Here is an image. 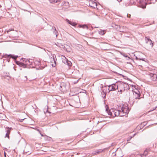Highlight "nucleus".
<instances>
[{"mask_svg":"<svg viewBox=\"0 0 157 157\" xmlns=\"http://www.w3.org/2000/svg\"><path fill=\"white\" fill-rule=\"evenodd\" d=\"M125 57H127V56H125Z\"/></svg>","mask_w":157,"mask_h":157,"instance_id":"ea45409f","label":"nucleus"},{"mask_svg":"<svg viewBox=\"0 0 157 157\" xmlns=\"http://www.w3.org/2000/svg\"><path fill=\"white\" fill-rule=\"evenodd\" d=\"M147 123L146 122H143L141 124V125H142L143 126H145L146 124Z\"/></svg>","mask_w":157,"mask_h":157,"instance_id":"cd10ccee","label":"nucleus"},{"mask_svg":"<svg viewBox=\"0 0 157 157\" xmlns=\"http://www.w3.org/2000/svg\"><path fill=\"white\" fill-rule=\"evenodd\" d=\"M5 57L6 58H8L10 57V58H11L15 60L16 59L18 56L14 55H12L11 54H9V55L6 54L5 56H4L2 57Z\"/></svg>","mask_w":157,"mask_h":157,"instance_id":"dca6fc26","label":"nucleus"},{"mask_svg":"<svg viewBox=\"0 0 157 157\" xmlns=\"http://www.w3.org/2000/svg\"><path fill=\"white\" fill-rule=\"evenodd\" d=\"M117 86L116 84H113L112 85H109L108 86V89L109 90V92L115 90L117 89Z\"/></svg>","mask_w":157,"mask_h":157,"instance_id":"39448f33","label":"nucleus"},{"mask_svg":"<svg viewBox=\"0 0 157 157\" xmlns=\"http://www.w3.org/2000/svg\"><path fill=\"white\" fill-rule=\"evenodd\" d=\"M157 0H151L150 1L151 2V3H155L156 1Z\"/></svg>","mask_w":157,"mask_h":157,"instance_id":"393cba45","label":"nucleus"},{"mask_svg":"<svg viewBox=\"0 0 157 157\" xmlns=\"http://www.w3.org/2000/svg\"><path fill=\"white\" fill-rule=\"evenodd\" d=\"M89 6L94 8H97V3L92 0L89 1Z\"/></svg>","mask_w":157,"mask_h":157,"instance_id":"f8f14e48","label":"nucleus"},{"mask_svg":"<svg viewBox=\"0 0 157 157\" xmlns=\"http://www.w3.org/2000/svg\"><path fill=\"white\" fill-rule=\"evenodd\" d=\"M150 77L151 79L153 81H155L157 79V75L155 74L149 73L148 74Z\"/></svg>","mask_w":157,"mask_h":157,"instance_id":"0eeeda50","label":"nucleus"},{"mask_svg":"<svg viewBox=\"0 0 157 157\" xmlns=\"http://www.w3.org/2000/svg\"><path fill=\"white\" fill-rule=\"evenodd\" d=\"M36 130L37 131H38L40 133V130H39V129H36Z\"/></svg>","mask_w":157,"mask_h":157,"instance_id":"473e14b6","label":"nucleus"},{"mask_svg":"<svg viewBox=\"0 0 157 157\" xmlns=\"http://www.w3.org/2000/svg\"><path fill=\"white\" fill-rule=\"evenodd\" d=\"M25 119V118H24L23 119H19V121L21 122H22L23 121V120H24Z\"/></svg>","mask_w":157,"mask_h":157,"instance_id":"7c9ffc66","label":"nucleus"},{"mask_svg":"<svg viewBox=\"0 0 157 157\" xmlns=\"http://www.w3.org/2000/svg\"><path fill=\"white\" fill-rule=\"evenodd\" d=\"M100 88L101 90L100 91L101 92L102 97L103 98H105L106 96L107 88L106 86H101Z\"/></svg>","mask_w":157,"mask_h":157,"instance_id":"20e7f679","label":"nucleus"},{"mask_svg":"<svg viewBox=\"0 0 157 157\" xmlns=\"http://www.w3.org/2000/svg\"><path fill=\"white\" fill-rule=\"evenodd\" d=\"M131 138H132V137H131L130 138H129V139L128 138V140H127V141H128L130 140Z\"/></svg>","mask_w":157,"mask_h":157,"instance_id":"f704fd0d","label":"nucleus"},{"mask_svg":"<svg viewBox=\"0 0 157 157\" xmlns=\"http://www.w3.org/2000/svg\"><path fill=\"white\" fill-rule=\"evenodd\" d=\"M41 62L39 61H36L35 62H34L36 66H38L39 67V68H40V69H43L45 67L42 66Z\"/></svg>","mask_w":157,"mask_h":157,"instance_id":"ddd939ff","label":"nucleus"},{"mask_svg":"<svg viewBox=\"0 0 157 157\" xmlns=\"http://www.w3.org/2000/svg\"><path fill=\"white\" fill-rule=\"evenodd\" d=\"M66 21L68 23V24H70L71 25L73 26H75L77 25V23L75 22H74L72 21H69L68 19H66Z\"/></svg>","mask_w":157,"mask_h":157,"instance_id":"f3484780","label":"nucleus"},{"mask_svg":"<svg viewBox=\"0 0 157 157\" xmlns=\"http://www.w3.org/2000/svg\"><path fill=\"white\" fill-rule=\"evenodd\" d=\"M103 151V150L101 149H99L97 150L96 151H95L94 152V153L93 154L94 155H98L99 154L102 152Z\"/></svg>","mask_w":157,"mask_h":157,"instance_id":"6ab92c4d","label":"nucleus"},{"mask_svg":"<svg viewBox=\"0 0 157 157\" xmlns=\"http://www.w3.org/2000/svg\"><path fill=\"white\" fill-rule=\"evenodd\" d=\"M53 60L54 61V63L53 64H52V66L53 67H55L56 66V62L55 61L54 58H53Z\"/></svg>","mask_w":157,"mask_h":157,"instance_id":"bb28decb","label":"nucleus"},{"mask_svg":"<svg viewBox=\"0 0 157 157\" xmlns=\"http://www.w3.org/2000/svg\"><path fill=\"white\" fill-rule=\"evenodd\" d=\"M44 113H46L48 112V109H45L44 110Z\"/></svg>","mask_w":157,"mask_h":157,"instance_id":"c85d7f7f","label":"nucleus"},{"mask_svg":"<svg viewBox=\"0 0 157 157\" xmlns=\"http://www.w3.org/2000/svg\"><path fill=\"white\" fill-rule=\"evenodd\" d=\"M118 2H120L121 0H117Z\"/></svg>","mask_w":157,"mask_h":157,"instance_id":"4c0bfd02","label":"nucleus"},{"mask_svg":"<svg viewBox=\"0 0 157 157\" xmlns=\"http://www.w3.org/2000/svg\"><path fill=\"white\" fill-rule=\"evenodd\" d=\"M16 63L17 64L19 65L20 67H22L24 68L26 67V63L25 64L19 62H17Z\"/></svg>","mask_w":157,"mask_h":157,"instance_id":"a211bd4d","label":"nucleus"},{"mask_svg":"<svg viewBox=\"0 0 157 157\" xmlns=\"http://www.w3.org/2000/svg\"><path fill=\"white\" fill-rule=\"evenodd\" d=\"M146 43L150 46V47L152 48L153 46V42L152 41L147 37H145Z\"/></svg>","mask_w":157,"mask_h":157,"instance_id":"6e6552de","label":"nucleus"},{"mask_svg":"<svg viewBox=\"0 0 157 157\" xmlns=\"http://www.w3.org/2000/svg\"><path fill=\"white\" fill-rule=\"evenodd\" d=\"M55 44L59 48H63L64 47V45L61 43V40H59V42H57L55 43Z\"/></svg>","mask_w":157,"mask_h":157,"instance_id":"2eb2a0df","label":"nucleus"},{"mask_svg":"<svg viewBox=\"0 0 157 157\" xmlns=\"http://www.w3.org/2000/svg\"><path fill=\"white\" fill-rule=\"evenodd\" d=\"M148 150L147 149H146L143 153V155H145V156L147 155Z\"/></svg>","mask_w":157,"mask_h":157,"instance_id":"5701e85b","label":"nucleus"},{"mask_svg":"<svg viewBox=\"0 0 157 157\" xmlns=\"http://www.w3.org/2000/svg\"><path fill=\"white\" fill-rule=\"evenodd\" d=\"M138 57H139V56H135L136 59V60H138Z\"/></svg>","mask_w":157,"mask_h":157,"instance_id":"2f4dec72","label":"nucleus"},{"mask_svg":"<svg viewBox=\"0 0 157 157\" xmlns=\"http://www.w3.org/2000/svg\"><path fill=\"white\" fill-rule=\"evenodd\" d=\"M60 87L61 88L60 90L62 91H65L67 90V87L66 83L62 82L60 84Z\"/></svg>","mask_w":157,"mask_h":157,"instance_id":"9d476101","label":"nucleus"},{"mask_svg":"<svg viewBox=\"0 0 157 157\" xmlns=\"http://www.w3.org/2000/svg\"><path fill=\"white\" fill-rule=\"evenodd\" d=\"M130 17H131V15L130 14H128L127 15V17H128V18H130Z\"/></svg>","mask_w":157,"mask_h":157,"instance_id":"c756f323","label":"nucleus"},{"mask_svg":"<svg viewBox=\"0 0 157 157\" xmlns=\"http://www.w3.org/2000/svg\"><path fill=\"white\" fill-rule=\"evenodd\" d=\"M79 26L83 28H86L87 29H88L87 26L86 25H80Z\"/></svg>","mask_w":157,"mask_h":157,"instance_id":"412c9836","label":"nucleus"},{"mask_svg":"<svg viewBox=\"0 0 157 157\" xmlns=\"http://www.w3.org/2000/svg\"><path fill=\"white\" fill-rule=\"evenodd\" d=\"M54 31L53 32V33L56 35V37H57L58 36V32L56 30V29L55 27H54Z\"/></svg>","mask_w":157,"mask_h":157,"instance_id":"aec40b11","label":"nucleus"},{"mask_svg":"<svg viewBox=\"0 0 157 157\" xmlns=\"http://www.w3.org/2000/svg\"><path fill=\"white\" fill-rule=\"evenodd\" d=\"M133 92L136 99H140V93L139 91L137 89H136L135 90H133Z\"/></svg>","mask_w":157,"mask_h":157,"instance_id":"423d86ee","label":"nucleus"},{"mask_svg":"<svg viewBox=\"0 0 157 157\" xmlns=\"http://www.w3.org/2000/svg\"><path fill=\"white\" fill-rule=\"evenodd\" d=\"M105 108L106 109L105 111L103 113L105 116H107L105 115V113H107L108 115H110L111 116H113V113L114 115L115 116H121V113H120L121 110L119 107L118 108V110L115 109L114 111H113L114 109H113L110 110L107 105L105 106Z\"/></svg>","mask_w":157,"mask_h":157,"instance_id":"f257e3e1","label":"nucleus"},{"mask_svg":"<svg viewBox=\"0 0 157 157\" xmlns=\"http://www.w3.org/2000/svg\"><path fill=\"white\" fill-rule=\"evenodd\" d=\"M24 61L25 62L26 65H32L34 62L32 59H24Z\"/></svg>","mask_w":157,"mask_h":157,"instance_id":"9b49d317","label":"nucleus"},{"mask_svg":"<svg viewBox=\"0 0 157 157\" xmlns=\"http://www.w3.org/2000/svg\"><path fill=\"white\" fill-rule=\"evenodd\" d=\"M61 0H56V2H60Z\"/></svg>","mask_w":157,"mask_h":157,"instance_id":"72a5a7b5","label":"nucleus"},{"mask_svg":"<svg viewBox=\"0 0 157 157\" xmlns=\"http://www.w3.org/2000/svg\"><path fill=\"white\" fill-rule=\"evenodd\" d=\"M117 89L118 92H121V94L125 90H127L130 89L129 85L126 83L120 82L117 84Z\"/></svg>","mask_w":157,"mask_h":157,"instance_id":"f03ea898","label":"nucleus"},{"mask_svg":"<svg viewBox=\"0 0 157 157\" xmlns=\"http://www.w3.org/2000/svg\"><path fill=\"white\" fill-rule=\"evenodd\" d=\"M141 0H140V1H141Z\"/></svg>","mask_w":157,"mask_h":157,"instance_id":"a19ab883","label":"nucleus"},{"mask_svg":"<svg viewBox=\"0 0 157 157\" xmlns=\"http://www.w3.org/2000/svg\"><path fill=\"white\" fill-rule=\"evenodd\" d=\"M99 33L100 35H103L105 33V31L104 30L100 31Z\"/></svg>","mask_w":157,"mask_h":157,"instance_id":"4be33fe9","label":"nucleus"},{"mask_svg":"<svg viewBox=\"0 0 157 157\" xmlns=\"http://www.w3.org/2000/svg\"><path fill=\"white\" fill-rule=\"evenodd\" d=\"M119 108L121 110L120 113H121V117L125 116L128 113L129 110L127 106L121 104L120 105Z\"/></svg>","mask_w":157,"mask_h":157,"instance_id":"7ed1b4c3","label":"nucleus"},{"mask_svg":"<svg viewBox=\"0 0 157 157\" xmlns=\"http://www.w3.org/2000/svg\"><path fill=\"white\" fill-rule=\"evenodd\" d=\"M64 59H63V63L65 64H67L69 66H71L72 65V63L71 62L69 61L67 59H66L65 57L64 58Z\"/></svg>","mask_w":157,"mask_h":157,"instance_id":"4468645a","label":"nucleus"},{"mask_svg":"<svg viewBox=\"0 0 157 157\" xmlns=\"http://www.w3.org/2000/svg\"><path fill=\"white\" fill-rule=\"evenodd\" d=\"M138 60H142L143 61H145L144 59L143 58H142L140 57H138Z\"/></svg>","mask_w":157,"mask_h":157,"instance_id":"a878e982","label":"nucleus"},{"mask_svg":"<svg viewBox=\"0 0 157 157\" xmlns=\"http://www.w3.org/2000/svg\"><path fill=\"white\" fill-rule=\"evenodd\" d=\"M50 2L52 3H56V0H49Z\"/></svg>","mask_w":157,"mask_h":157,"instance_id":"b1692460","label":"nucleus"},{"mask_svg":"<svg viewBox=\"0 0 157 157\" xmlns=\"http://www.w3.org/2000/svg\"><path fill=\"white\" fill-rule=\"evenodd\" d=\"M6 134L5 137H7L8 138H9V135L10 134V131L11 130H12L13 129L12 128H10L9 127H6Z\"/></svg>","mask_w":157,"mask_h":157,"instance_id":"1a4fd4ad","label":"nucleus"},{"mask_svg":"<svg viewBox=\"0 0 157 157\" xmlns=\"http://www.w3.org/2000/svg\"><path fill=\"white\" fill-rule=\"evenodd\" d=\"M156 108H157V106L156 107H155V109H156Z\"/></svg>","mask_w":157,"mask_h":157,"instance_id":"58836bf2","label":"nucleus"},{"mask_svg":"<svg viewBox=\"0 0 157 157\" xmlns=\"http://www.w3.org/2000/svg\"><path fill=\"white\" fill-rule=\"evenodd\" d=\"M4 156L5 157H6V153L5 152H4Z\"/></svg>","mask_w":157,"mask_h":157,"instance_id":"c9c22d12","label":"nucleus"},{"mask_svg":"<svg viewBox=\"0 0 157 157\" xmlns=\"http://www.w3.org/2000/svg\"><path fill=\"white\" fill-rule=\"evenodd\" d=\"M40 135H41V136H44V135L42 134L41 133V132H40Z\"/></svg>","mask_w":157,"mask_h":157,"instance_id":"e433bc0d","label":"nucleus"}]
</instances>
